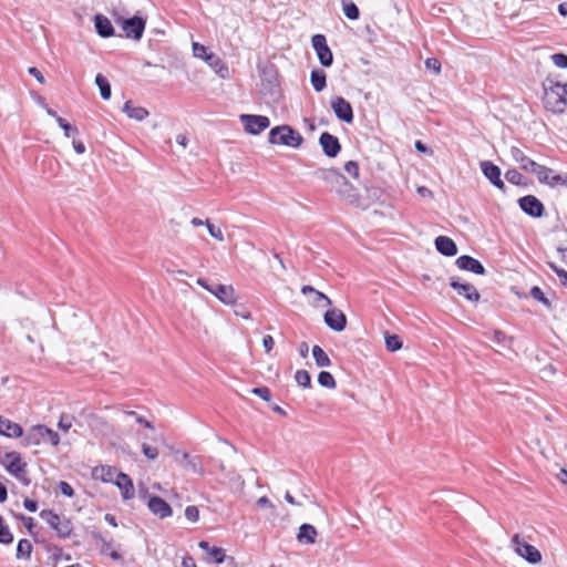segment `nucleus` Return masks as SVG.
Returning <instances> with one entry per match:
<instances>
[{
  "mask_svg": "<svg viewBox=\"0 0 567 567\" xmlns=\"http://www.w3.org/2000/svg\"><path fill=\"white\" fill-rule=\"evenodd\" d=\"M268 142L270 144H279L298 148L302 144L303 138L300 133L295 131L291 126L280 125L270 130L268 134Z\"/></svg>",
  "mask_w": 567,
  "mask_h": 567,
  "instance_id": "f257e3e1",
  "label": "nucleus"
},
{
  "mask_svg": "<svg viewBox=\"0 0 567 567\" xmlns=\"http://www.w3.org/2000/svg\"><path fill=\"white\" fill-rule=\"evenodd\" d=\"M40 517L53 529L61 539L71 537L73 533V524L70 518L59 515L52 509H42Z\"/></svg>",
  "mask_w": 567,
  "mask_h": 567,
  "instance_id": "f03ea898",
  "label": "nucleus"
},
{
  "mask_svg": "<svg viewBox=\"0 0 567 567\" xmlns=\"http://www.w3.org/2000/svg\"><path fill=\"white\" fill-rule=\"evenodd\" d=\"M24 442L28 445H39L41 443H50L56 446L60 443L59 434L45 425L38 424L32 426L24 436Z\"/></svg>",
  "mask_w": 567,
  "mask_h": 567,
  "instance_id": "7ed1b4c3",
  "label": "nucleus"
},
{
  "mask_svg": "<svg viewBox=\"0 0 567 567\" xmlns=\"http://www.w3.org/2000/svg\"><path fill=\"white\" fill-rule=\"evenodd\" d=\"M511 543L515 553L528 563L537 564L542 560L540 551L535 546L529 545L524 539H522L518 534H515L512 537Z\"/></svg>",
  "mask_w": 567,
  "mask_h": 567,
  "instance_id": "20e7f679",
  "label": "nucleus"
},
{
  "mask_svg": "<svg viewBox=\"0 0 567 567\" xmlns=\"http://www.w3.org/2000/svg\"><path fill=\"white\" fill-rule=\"evenodd\" d=\"M116 23H120L127 38L140 40L144 33L146 21L137 16L128 19L117 18Z\"/></svg>",
  "mask_w": 567,
  "mask_h": 567,
  "instance_id": "39448f33",
  "label": "nucleus"
},
{
  "mask_svg": "<svg viewBox=\"0 0 567 567\" xmlns=\"http://www.w3.org/2000/svg\"><path fill=\"white\" fill-rule=\"evenodd\" d=\"M311 44L316 51L319 62L322 66L329 68L333 63V54L327 43V39L323 34H315L311 38Z\"/></svg>",
  "mask_w": 567,
  "mask_h": 567,
  "instance_id": "423d86ee",
  "label": "nucleus"
},
{
  "mask_svg": "<svg viewBox=\"0 0 567 567\" xmlns=\"http://www.w3.org/2000/svg\"><path fill=\"white\" fill-rule=\"evenodd\" d=\"M107 475L109 477L103 478L105 482L112 481V476L115 475L114 483L120 488L122 496L125 501H128L134 497L133 481L127 474L109 468Z\"/></svg>",
  "mask_w": 567,
  "mask_h": 567,
  "instance_id": "0eeeda50",
  "label": "nucleus"
},
{
  "mask_svg": "<svg viewBox=\"0 0 567 567\" xmlns=\"http://www.w3.org/2000/svg\"><path fill=\"white\" fill-rule=\"evenodd\" d=\"M6 458L9 461L7 464V471L24 485H29L30 480L27 478L25 472L27 465L22 462L20 454L17 452H8L6 453Z\"/></svg>",
  "mask_w": 567,
  "mask_h": 567,
  "instance_id": "6e6552de",
  "label": "nucleus"
},
{
  "mask_svg": "<svg viewBox=\"0 0 567 567\" xmlns=\"http://www.w3.org/2000/svg\"><path fill=\"white\" fill-rule=\"evenodd\" d=\"M239 118L245 131L252 135L260 134L270 125L269 118L265 115L241 114Z\"/></svg>",
  "mask_w": 567,
  "mask_h": 567,
  "instance_id": "1a4fd4ad",
  "label": "nucleus"
},
{
  "mask_svg": "<svg viewBox=\"0 0 567 567\" xmlns=\"http://www.w3.org/2000/svg\"><path fill=\"white\" fill-rule=\"evenodd\" d=\"M544 102L546 109L554 113H563L567 107V97L554 84L546 89Z\"/></svg>",
  "mask_w": 567,
  "mask_h": 567,
  "instance_id": "9d476101",
  "label": "nucleus"
},
{
  "mask_svg": "<svg viewBox=\"0 0 567 567\" xmlns=\"http://www.w3.org/2000/svg\"><path fill=\"white\" fill-rule=\"evenodd\" d=\"M519 208L533 218H540L545 214L544 204L534 195H526L518 199Z\"/></svg>",
  "mask_w": 567,
  "mask_h": 567,
  "instance_id": "9b49d317",
  "label": "nucleus"
},
{
  "mask_svg": "<svg viewBox=\"0 0 567 567\" xmlns=\"http://www.w3.org/2000/svg\"><path fill=\"white\" fill-rule=\"evenodd\" d=\"M313 176L329 185L332 190L344 184V176L336 168H318L313 172Z\"/></svg>",
  "mask_w": 567,
  "mask_h": 567,
  "instance_id": "f8f14e48",
  "label": "nucleus"
},
{
  "mask_svg": "<svg viewBox=\"0 0 567 567\" xmlns=\"http://www.w3.org/2000/svg\"><path fill=\"white\" fill-rule=\"evenodd\" d=\"M483 175L499 190L505 192L506 186L501 177V168L491 161L480 163Z\"/></svg>",
  "mask_w": 567,
  "mask_h": 567,
  "instance_id": "ddd939ff",
  "label": "nucleus"
},
{
  "mask_svg": "<svg viewBox=\"0 0 567 567\" xmlns=\"http://www.w3.org/2000/svg\"><path fill=\"white\" fill-rule=\"evenodd\" d=\"M331 109L333 110L336 116L344 122L352 123L353 122V109L351 104L342 96H336L331 100Z\"/></svg>",
  "mask_w": 567,
  "mask_h": 567,
  "instance_id": "4468645a",
  "label": "nucleus"
},
{
  "mask_svg": "<svg viewBox=\"0 0 567 567\" xmlns=\"http://www.w3.org/2000/svg\"><path fill=\"white\" fill-rule=\"evenodd\" d=\"M532 174L536 175L537 179L542 184L555 186L558 184H567V181L560 175H554V171L549 167L537 163Z\"/></svg>",
  "mask_w": 567,
  "mask_h": 567,
  "instance_id": "2eb2a0df",
  "label": "nucleus"
},
{
  "mask_svg": "<svg viewBox=\"0 0 567 567\" xmlns=\"http://www.w3.org/2000/svg\"><path fill=\"white\" fill-rule=\"evenodd\" d=\"M319 144L322 147L324 155L330 158L337 157L341 151V144L338 137L330 134L329 132L321 133L319 137Z\"/></svg>",
  "mask_w": 567,
  "mask_h": 567,
  "instance_id": "dca6fc26",
  "label": "nucleus"
},
{
  "mask_svg": "<svg viewBox=\"0 0 567 567\" xmlns=\"http://www.w3.org/2000/svg\"><path fill=\"white\" fill-rule=\"evenodd\" d=\"M450 286L456 290L460 296H463L468 301L476 302L480 300L481 295L477 289L471 284H462L457 277H452Z\"/></svg>",
  "mask_w": 567,
  "mask_h": 567,
  "instance_id": "f3484780",
  "label": "nucleus"
},
{
  "mask_svg": "<svg viewBox=\"0 0 567 567\" xmlns=\"http://www.w3.org/2000/svg\"><path fill=\"white\" fill-rule=\"evenodd\" d=\"M324 323L334 331H343L347 326V317L346 315L337 309L328 310L323 316Z\"/></svg>",
  "mask_w": 567,
  "mask_h": 567,
  "instance_id": "a211bd4d",
  "label": "nucleus"
},
{
  "mask_svg": "<svg viewBox=\"0 0 567 567\" xmlns=\"http://www.w3.org/2000/svg\"><path fill=\"white\" fill-rule=\"evenodd\" d=\"M455 264L461 270L470 271L476 275H485L486 272V269L483 266V264L468 255L460 256L456 259Z\"/></svg>",
  "mask_w": 567,
  "mask_h": 567,
  "instance_id": "6ab92c4d",
  "label": "nucleus"
},
{
  "mask_svg": "<svg viewBox=\"0 0 567 567\" xmlns=\"http://www.w3.org/2000/svg\"><path fill=\"white\" fill-rule=\"evenodd\" d=\"M148 509L159 518H166L172 516L171 505L159 496H152L147 502Z\"/></svg>",
  "mask_w": 567,
  "mask_h": 567,
  "instance_id": "aec40b11",
  "label": "nucleus"
},
{
  "mask_svg": "<svg viewBox=\"0 0 567 567\" xmlns=\"http://www.w3.org/2000/svg\"><path fill=\"white\" fill-rule=\"evenodd\" d=\"M206 554V561L209 564H221L226 559L225 550L220 547L210 546L208 542L200 540L198 544Z\"/></svg>",
  "mask_w": 567,
  "mask_h": 567,
  "instance_id": "412c9836",
  "label": "nucleus"
},
{
  "mask_svg": "<svg viewBox=\"0 0 567 567\" xmlns=\"http://www.w3.org/2000/svg\"><path fill=\"white\" fill-rule=\"evenodd\" d=\"M212 295L225 305H234L236 302L235 289L230 285L215 284Z\"/></svg>",
  "mask_w": 567,
  "mask_h": 567,
  "instance_id": "4be33fe9",
  "label": "nucleus"
},
{
  "mask_svg": "<svg viewBox=\"0 0 567 567\" xmlns=\"http://www.w3.org/2000/svg\"><path fill=\"white\" fill-rule=\"evenodd\" d=\"M436 250L446 257H452L457 254V246L454 240L447 236H439L435 238Z\"/></svg>",
  "mask_w": 567,
  "mask_h": 567,
  "instance_id": "5701e85b",
  "label": "nucleus"
},
{
  "mask_svg": "<svg viewBox=\"0 0 567 567\" xmlns=\"http://www.w3.org/2000/svg\"><path fill=\"white\" fill-rule=\"evenodd\" d=\"M511 156L516 163L519 164V167L523 171L532 173L537 165L535 161L525 155V153L517 146L511 147Z\"/></svg>",
  "mask_w": 567,
  "mask_h": 567,
  "instance_id": "b1692460",
  "label": "nucleus"
},
{
  "mask_svg": "<svg viewBox=\"0 0 567 567\" xmlns=\"http://www.w3.org/2000/svg\"><path fill=\"white\" fill-rule=\"evenodd\" d=\"M342 199L350 204H358L360 196L355 187L344 177V184L338 186L334 190Z\"/></svg>",
  "mask_w": 567,
  "mask_h": 567,
  "instance_id": "393cba45",
  "label": "nucleus"
},
{
  "mask_svg": "<svg viewBox=\"0 0 567 567\" xmlns=\"http://www.w3.org/2000/svg\"><path fill=\"white\" fill-rule=\"evenodd\" d=\"M94 25L100 37L110 38L114 35V28L111 21L105 16L96 14L94 17Z\"/></svg>",
  "mask_w": 567,
  "mask_h": 567,
  "instance_id": "a878e982",
  "label": "nucleus"
},
{
  "mask_svg": "<svg viewBox=\"0 0 567 567\" xmlns=\"http://www.w3.org/2000/svg\"><path fill=\"white\" fill-rule=\"evenodd\" d=\"M317 535H318V533H317L316 527L311 524L305 523L299 527V532L297 534V540L300 544H306V545L315 544Z\"/></svg>",
  "mask_w": 567,
  "mask_h": 567,
  "instance_id": "bb28decb",
  "label": "nucleus"
},
{
  "mask_svg": "<svg viewBox=\"0 0 567 567\" xmlns=\"http://www.w3.org/2000/svg\"><path fill=\"white\" fill-rule=\"evenodd\" d=\"M91 537L101 545L102 554L109 555L113 560L121 559V555L117 551L111 550L112 543L106 540L100 532L93 530Z\"/></svg>",
  "mask_w": 567,
  "mask_h": 567,
  "instance_id": "cd10ccee",
  "label": "nucleus"
},
{
  "mask_svg": "<svg viewBox=\"0 0 567 567\" xmlns=\"http://www.w3.org/2000/svg\"><path fill=\"white\" fill-rule=\"evenodd\" d=\"M207 64L215 71V73L221 79H226L229 75L228 66L224 61L215 53H209L207 56Z\"/></svg>",
  "mask_w": 567,
  "mask_h": 567,
  "instance_id": "c85d7f7f",
  "label": "nucleus"
},
{
  "mask_svg": "<svg viewBox=\"0 0 567 567\" xmlns=\"http://www.w3.org/2000/svg\"><path fill=\"white\" fill-rule=\"evenodd\" d=\"M122 111L135 121L142 122L148 116V111L142 106H134L131 101H126L123 105Z\"/></svg>",
  "mask_w": 567,
  "mask_h": 567,
  "instance_id": "c756f323",
  "label": "nucleus"
},
{
  "mask_svg": "<svg viewBox=\"0 0 567 567\" xmlns=\"http://www.w3.org/2000/svg\"><path fill=\"white\" fill-rule=\"evenodd\" d=\"M0 434L8 437H20L23 434V430L18 423L2 417Z\"/></svg>",
  "mask_w": 567,
  "mask_h": 567,
  "instance_id": "7c9ffc66",
  "label": "nucleus"
},
{
  "mask_svg": "<svg viewBox=\"0 0 567 567\" xmlns=\"http://www.w3.org/2000/svg\"><path fill=\"white\" fill-rule=\"evenodd\" d=\"M182 462L186 470L196 474H204L203 464L198 456H190L188 453H182Z\"/></svg>",
  "mask_w": 567,
  "mask_h": 567,
  "instance_id": "2f4dec72",
  "label": "nucleus"
},
{
  "mask_svg": "<svg viewBox=\"0 0 567 567\" xmlns=\"http://www.w3.org/2000/svg\"><path fill=\"white\" fill-rule=\"evenodd\" d=\"M310 82L316 92H321L327 86V74L321 69H316L311 71Z\"/></svg>",
  "mask_w": 567,
  "mask_h": 567,
  "instance_id": "473e14b6",
  "label": "nucleus"
},
{
  "mask_svg": "<svg viewBox=\"0 0 567 567\" xmlns=\"http://www.w3.org/2000/svg\"><path fill=\"white\" fill-rule=\"evenodd\" d=\"M312 357L316 361V364L320 368H326L331 365V360L328 354L323 351L320 346L312 347Z\"/></svg>",
  "mask_w": 567,
  "mask_h": 567,
  "instance_id": "72a5a7b5",
  "label": "nucleus"
},
{
  "mask_svg": "<svg viewBox=\"0 0 567 567\" xmlns=\"http://www.w3.org/2000/svg\"><path fill=\"white\" fill-rule=\"evenodd\" d=\"M301 292H302L305 296H307V295H309V293H313V296H315V297H313L312 302H313L315 305H317V306H318L321 301H324L327 306H331V303H332V302H331V300H330V299H329V298H328L323 292H321V291H319V290L315 289V288H313V287H311V286H303V287L301 288Z\"/></svg>",
  "mask_w": 567,
  "mask_h": 567,
  "instance_id": "f704fd0d",
  "label": "nucleus"
},
{
  "mask_svg": "<svg viewBox=\"0 0 567 567\" xmlns=\"http://www.w3.org/2000/svg\"><path fill=\"white\" fill-rule=\"evenodd\" d=\"M505 178L508 183H511L513 185H517V186H527L528 185L526 177L515 168L508 169L505 173Z\"/></svg>",
  "mask_w": 567,
  "mask_h": 567,
  "instance_id": "c9c22d12",
  "label": "nucleus"
},
{
  "mask_svg": "<svg viewBox=\"0 0 567 567\" xmlns=\"http://www.w3.org/2000/svg\"><path fill=\"white\" fill-rule=\"evenodd\" d=\"M95 83L100 89V94H101L102 99L109 100L111 97L112 91H111V85H110L107 79L104 75L99 73L95 76Z\"/></svg>",
  "mask_w": 567,
  "mask_h": 567,
  "instance_id": "e433bc0d",
  "label": "nucleus"
},
{
  "mask_svg": "<svg viewBox=\"0 0 567 567\" xmlns=\"http://www.w3.org/2000/svg\"><path fill=\"white\" fill-rule=\"evenodd\" d=\"M32 553V544L28 539H20L17 546V558L29 559Z\"/></svg>",
  "mask_w": 567,
  "mask_h": 567,
  "instance_id": "4c0bfd02",
  "label": "nucleus"
},
{
  "mask_svg": "<svg viewBox=\"0 0 567 567\" xmlns=\"http://www.w3.org/2000/svg\"><path fill=\"white\" fill-rule=\"evenodd\" d=\"M318 382L321 386L327 389H334L337 383L333 375L328 371H321L318 375Z\"/></svg>",
  "mask_w": 567,
  "mask_h": 567,
  "instance_id": "58836bf2",
  "label": "nucleus"
},
{
  "mask_svg": "<svg viewBox=\"0 0 567 567\" xmlns=\"http://www.w3.org/2000/svg\"><path fill=\"white\" fill-rule=\"evenodd\" d=\"M342 4H343V12L348 19H350V20L359 19L360 11L354 2L343 1Z\"/></svg>",
  "mask_w": 567,
  "mask_h": 567,
  "instance_id": "ea45409f",
  "label": "nucleus"
},
{
  "mask_svg": "<svg viewBox=\"0 0 567 567\" xmlns=\"http://www.w3.org/2000/svg\"><path fill=\"white\" fill-rule=\"evenodd\" d=\"M530 296L543 303L547 309H551V302L549 299L544 295L543 290L538 286H534L530 289Z\"/></svg>",
  "mask_w": 567,
  "mask_h": 567,
  "instance_id": "a19ab883",
  "label": "nucleus"
},
{
  "mask_svg": "<svg viewBox=\"0 0 567 567\" xmlns=\"http://www.w3.org/2000/svg\"><path fill=\"white\" fill-rule=\"evenodd\" d=\"M13 542V535L9 527L4 524L3 518L0 516V543L9 545Z\"/></svg>",
  "mask_w": 567,
  "mask_h": 567,
  "instance_id": "79ce46f5",
  "label": "nucleus"
},
{
  "mask_svg": "<svg viewBox=\"0 0 567 567\" xmlns=\"http://www.w3.org/2000/svg\"><path fill=\"white\" fill-rule=\"evenodd\" d=\"M385 346L389 351H398L402 348V341L396 334H385Z\"/></svg>",
  "mask_w": 567,
  "mask_h": 567,
  "instance_id": "37998d69",
  "label": "nucleus"
},
{
  "mask_svg": "<svg viewBox=\"0 0 567 567\" xmlns=\"http://www.w3.org/2000/svg\"><path fill=\"white\" fill-rule=\"evenodd\" d=\"M295 380L298 383V385L302 388L311 386V377L307 370H297V372L295 373Z\"/></svg>",
  "mask_w": 567,
  "mask_h": 567,
  "instance_id": "c03bdc74",
  "label": "nucleus"
},
{
  "mask_svg": "<svg viewBox=\"0 0 567 567\" xmlns=\"http://www.w3.org/2000/svg\"><path fill=\"white\" fill-rule=\"evenodd\" d=\"M56 123L63 130L64 135L66 137H71L75 134H79L78 127L68 123L63 117L56 116Z\"/></svg>",
  "mask_w": 567,
  "mask_h": 567,
  "instance_id": "a18cd8bd",
  "label": "nucleus"
},
{
  "mask_svg": "<svg viewBox=\"0 0 567 567\" xmlns=\"http://www.w3.org/2000/svg\"><path fill=\"white\" fill-rule=\"evenodd\" d=\"M261 80L269 85V90H272L275 86H277V76L272 69H265L262 71Z\"/></svg>",
  "mask_w": 567,
  "mask_h": 567,
  "instance_id": "49530a36",
  "label": "nucleus"
},
{
  "mask_svg": "<svg viewBox=\"0 0 567 567\" xmlns=\"http://www.w3.org/2000/svg\"><path fill=\"white\" fill-rule=\"evenodd\" d=\"M193 53H194V56L207 61V56H209L210 52L208 51V49L205 45L194 42L193 43Z\"/></svg>",
  "mask_w": 567,
  "mask_h": 567,
  "instance_id": "de8ad7c7",
  "label": "nucleus"
},
{
  "mask_svg": "<svg viewBox=\"0 0 567 567\" xmlns=\"http://www.w3.org/2000/svg\"><path fill=\"white\" fill-rule=\"evenodd\" d=\"M206 227L213 238L217 239L218 241H224V234L219 227L214 226L209 223V220H206Z\"/></svg>",
  "mask_w": 567,
  "mask_h": 567,
  "instance_id": "09e8293b",
  "label": "nucleus"
},
{
  "mask_svg": "<svg viewBox=\"0 0 567 567\" xmlns=\"http://www.w3.org/2000/svg\"><path fill=\"white\" fill-rule=\"evenodd\" d=\"M549 268L558 276L560 284L567 288V271L550 262Z\"/></svg>",
  "mask_w": 567,
  "mask_h": 567,
  "instance_id": "8fccbe9b",
  "label": "nucleus"
},
{
  "mask_svg": "<svg viewBox=\"0 0 567 567\" xmlns=\"http://www.w3.org/2000/svg\"><path fill=\"white\" fill-rule=\"evenodd\" d=\"M185 517L192 522L196 523L199 519V511L196 506L189 505L185 508Z\"/></svg>",
  "mask_w": 567,
  "mask_h": 567,
  "instance_id": "3c124183",
  "label": "nucleus"
},
{
  "mask_svg": "<svg viewBox=\"0 0 567 567\" xmlns=\"http://www.w3.org/2000/svg\"><path fill=\"white\" fill-rule=\"evenodd\" d=\"M251 393L259 396L260 399H262L265 401L271 400V392L267 386L254 388L251 390Z\"/></svg>",
  "mask_w": 567,
  "mask_h": 567,
  "instance_id": "603ef678",
  "label": "nucleus"
},
{
  "mask_svg": "<svg viewBox=\"0 0 567 567\" xmlns=\"http://www.w3.org/2000/svg\"><path fill=\"white\" fill-rule=\"evenodd\" d=\"M124 414L127 415V416H134L136 423L142 424V425H144L145 427H147L150 430H154L153 424L150 421H147L146 419H144L143 416L138 415L136 412H134V411H124Z\"/></svg>",
  "mask_w": 567,
  "mask_h": 567,
  "instance_id": "864d4df0",
  "label": "nucleus"
},
{
  "mask_svg": "<svg viewBox=\"0 0 567 567\" xmlns=\"http://www.w3.org/2000/svg\"><path fill=\"white\" fill-rule=\"evenodd\" d=\"M553 63L560 69H567V55L564 53H555L551 55Z\"/></svg>",
  "mask_w": 567,
  "mask_h": 567,
  "instance_id": "5fc2aeb1",
  "label": "nucleus"
},
{
  "mask_svg": "<svg viewBox=\"0 0 567 567\" xmlns=\"http://www.w3.org/2000/svg\"><path fill=\"white\" fill-rule=\"evenodd\" d=\"M142 452L148 460H156L158 456V450L146 443L142 444Z\"/></svg>",
  "mask_w": 567,
  "mask_h": 567,
  "instance_id": "6e6d98bb",
  "label": "nucleus"
},
{
  "mask_svg": "<svg viewBox=\"0 0 567 567\" xmlns=\"http://www.w3.org/2000/svg\"><path fill=\"white\" fill-rule=\"evenodd\" d=\"M425 68L439 74L441 72V62L436 58H427L425 60Z\"/></svg>",
  "mask_w": 567,
  "mask_h": 567,
  "instance_id": "4d7b16f0",
  "label": "nucleus"
},
{
  "mask_svg": "<svg viewBox=\"0 0 567 567\" xmlns=\"http://www.w3.org/2000/svg\"><path fill=\"white\" fill-rule=\"evenodd\" d=\"M344 171L353 178L359 177V165L354 161H349L344 164Z\"/></svg>",
  "mask_w": 567,
  "mask_h": 567,
  "instance_id": "13d9d810",
  "label": "nucleus"
},
{
  "mask_svg": "<svg viewBox=\"0 0 567 567\" xmlns=\"http://www.w3.org/2000/svg\"><path fill=\"white\" fill-rule=\"evenodd\" d=\"M491 340L497 344L505 346V343L507 341V336L505 332H503L501 330H494L493 337L491 338Z\"/></svg>",
  "mask_w": 567,
  "mask_h": 567,
  "instance_id": "bf43d9fd",
  "label": "nucleus"
},
{
  "mask_svg": "<svg viewBox=\"0 0 567 567\" xmlns=\"http://www.w3.org/2000/svg\"><path fill=\"white\" fill-rule=\"evenodd\" d=\"M59 489L66 497L74 496V489L68 482L61 481L59 484Z\"/></svg>",
  "mask_w": 567,
  "mask_h": 567,
  "instance_id": "052dcab7",
  "label": "nucleus"
},
{
  "mask_svg": "<svg viewBox=\"0 0 567 567\" xmlns=\"http://www.w3.org/2000/svg\"><path fill=\"white\" fill-rule=\"evenodd\" d=\"M58 426L60 430L62 431H69L72 426V416L70 415H62L59 423H58Z\"/></svg>",
  "mask_w": 567,
  "mask_h": 567,
  "instance_id": "680f3d73",
  "label": "nucleus"
},
{
  "mask_svg": "<svg viewBox=\"0 0 567 567\" xmlns=\"http://www.w3.org/2000/svg\"><path fill=\"white\" fill-rule=\"evenodd\" d=\"M18 517L22 520V523H23L24 527L28 529V532L30 534H32L33 533V528L35 526L34 519L32 517H28V516H24L22 514H20Z\"/></svg>",
  "mask_w": 567,
  "mask_h": 567,
  "instance_id": "e2e57ef3",
  "label": "nucleus"
},
{
  "mask_svg": "<svg viewBox=\"0 0 567 567\" xmlns=\"http://www.w3.org/2000/svg\"><path fill=\"white\" fill-rule=\"evenodd\" d=\"M262 344H264V348H265V351L267 353H269L274 346H275V341H274V338L269 334L265 336L264 339H262Z\"/></svg>",
  "mask_w": 567,
  "mask_h": 567,
  "instance_id": "0e129e2a",
  "label": "nucleus"
},
{
  "mask_svg": "<svg viewBox=\"0 0 567 567\" xmlns=\"http://www.w3.org/2000/svg\"><path fill=\"white\" fill-rule=\"evenodd\" d=\"M28 72H29V74L33 75L38 80V82H40L41 84H43L45 82L43 74L40 72V70L38 68L30 66Z\"/></svg>",
  "mask_w": 567,
  "mask_h": 567,
  "instance_id": "69168bd1",
  "label": "nucleus"
},
{
  "mask_svg": "<svg viewBox=\"0 0 567 567\" xmlns=\"http://www.w3.org/2000/svg\"><path fill=\"white\" fill-rule=\"evenodd\" d=\"M23 506L27 511L32 512V513L37 512V509H38V503L30 498H25L23 501Z\"/></svg>",
  "mask_w": 567,
  "mask_h": 567,
  "instance_id": "338daca9",
  "label": "nucleus"
},
{
  "mask_svg": "<svg viewBox=\"0 0 567 567\" xmlns=\"http://www.w3.org/2000/svg\"><path fill=\"white\" fill-rule=\"evenodd\" d=\"M257 505L261 508H274V504L267 496H261L257 499Z\"/></svg>",
  "mask_w": 567,
  "mask_h": 567,
  "instance_id": "774afa93",
  "label": "nucleus"
}]
</instances>
